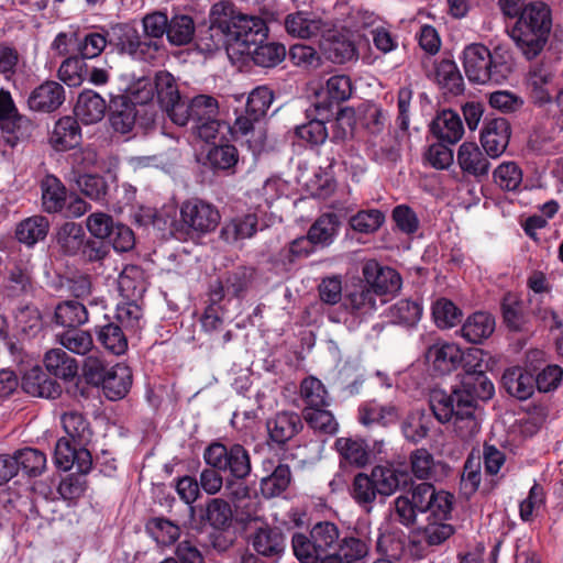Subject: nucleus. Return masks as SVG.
Returning a JSON list of instances; mask_svg holds the SVG:
<instances>
[{
    "instance_id": "bb28decb",
    "label": "nucleus",
    "mask_w": 563,
    "mask_h": 563,
    "mask_svg": "<svg viewBox=\"0 0 563 563\" xmlns=\"http://www.w3.org/2000/svg\"><path fill=\"white\" fill-rule=\"evenodd\" d=\"M99 386L102 387L104 396L112 401L124 398L132 386V371L123 364L118 363L110 367Z\"/></svg>"
},
{
    "instance_id": "6e6d98bb",
    "label": "nucleus",
    "mask_w": 563,
    "mask_h": 563,
    "mask_svg": "<svg viewBox=\"0 0 563 563\" xmlns=\"http://www.w3.org/2000/svg\"><path fill=\"white\" fill-rule=\"evenodd\" d=\"M465 394H468L476 402L478 399L488 400L495 394L493 382L485 372L477 374H464L459 386Z\"/></svg>"
},
{
    "instance_id": "4be33fe9",
    "label": "nucleus",
    "mask_w": 563,
    "mask_h": 563,
    "mask_svg": "<svg viewBox=\"0 0 563 563\" xmlns=\"http://www.w3.org/2000/svg\"><path fill=\"white\" fill-rule=\"evenodd\" d=\"M345 310L360 320L373 314L379 306V298L366 284L357 285L344 296Z\"/></svg>"
},
{
    "instance_id": "69168bd1",
    "label": "nucleus",
    "mask_w": 563,
    "mask_h": 563,
    "mask_svg": "<svg viewBox=\"0 0 563 563\" xmlns=\"http://www.w3.org/2000/svg\"><path fill=\"white\" fill-rule=\"evenodd\" d=\"M432 317L440 329H449L460 323L462 311L449 299H438L432 306Z\"/></svg>"
},
{
    "instance_id": "bf43d9fd",
    "label": "nucleus",
    "mask_w": 563,
    "mask_h": 563,
    "mask_svg": "<svg viewBox=\"0 0 563 563\" xmlns=\"http://www.w3.org/2000/svg\"><path fill=\"white\" fill-rule=\"evenodd\" d=\"M201 519L214 529H224L232 520L231 506L222 498H212L207 503Z\"/></svg>"
},
{
    "instance_id": "dca6fc26",
    "label": "nucleus",
    "mask_w": 563,
    "mask_h": 563,
    "mask_svg": "<svg viewBox=\"0 0 563 563\" xmlns=\"http://www.w3.org/2000/svg\"><path fill=\"white\" fill-rule=\"evenodd\" d=\"M64 87L54 80H46L35 87L29 95L26 104L33 112L52 113L65 102Z\"/></svg>"
},
{
    "instance_id": "37998d69",
    "label": "nucleus",
    "mask_w": 563,
    "mask_h": 563,
    "mask_svg": "<svg viewBox=\"0 0 563 563\" xmlns=\"http://www.w3.org/2000/svg\"><path fill=\"white\" fill-rule=\"evenodd\" d=\"M98 341L114 355H122L128 350V339L121 325L115 322L95 324Z\"/></svg>"
},
{
    "instance_id": "49530a36",
    "label": "nucleus",
    "mask_w": 563,
    "mask_h": 563,
    "mask_svg": "<svg viewBox=\"0 0 563 563\" xmlns=\"http://www.w3.org/2000/svg\"><path fill=\"white\" fill-rule=\"evenodd\" d=\"M16 328L26 336H36L44 328L40 309L31 302L20 305L14 312Z\"/></svg>"
},
{
    "instance_id": "79ce46f5",
    "label": "nucleus",
    "mask_w": 563,
    "mask_h": 563,
    "mask_svg": "<svg viewBox=\"0 0 563 563\" xmlns=\"http://www.w3.org/2000/svg\"><path fill=\"white\" fill-rule=\"evenodd\" d=\"M54 322L57 325L74 329L88 322V314L85 305L77 300H64L54 309Z\"/></svg>"
},
{
    "instance_id": "0eeeda50",
    "label": "nucleus",
    "mask_w": 563,
    "mask_h": 563,
    "mask_svg": "<svg viewBox=\"0 0 563 563\" xmlns=\"http://www.w3.org/2000/svg\"><path fill=\"white\" fill-rule=\"evenodd\" d=\"M109 46L133 59L152 62L157 57V45L142 42L137 30L129 23H113L107 27Z\"/></svg>"
},
{
    "instance_id": "a18cd8bd",
    "label": "nucleus",
    "mask_w": 563,
    "mask_h": 563,
    "mask_svg": "<svg viewBox=\"0 0 563 563\" xmlns=\"http://www.w3.org/2000/svg\"><path fill=\"white\" fill-rule=\"evenodd\" d=\"M340 227L339 217L335 213L321 214L309 228L308 235L313 245L329 246Z\"/></svg>"
},
{
    "instance_id": "f3484780",
    "label": "nucleus",
    "mask_w": 563,
    "mask_h": 563,
    "mask_svg": "<svg viewBox=\"0 0 563 563\" xmlns=\"http://www.w3.org/2000/svg\"><path fill=\"white\" fill-rule=\"evenodd\" d=\"M510 124L505 118H495L486 122L481 143L490 158H498L506 151L510 140Z\"/></svg>"
},
{
    "instance_id": "ddd939ff",
    "label": "nucleus",
    "mask_w": 563,
    "mask_h": 563,
    "mask_svg": "<svg viewBox=\"0 0 563 563\" xmlns=\"http://www.w3.org/2000/svg\"><path fill=\"white\" fill-rule=\"evenodd\" d=\"M250 544L258 555L278 561L285 553L287 538L278 527L264 523L250 534Z\"/></svg>"
},
{
    "instance_id": "c9c22d12",
    "label": "nucleus",
    "mask_w": 563,
    "mask_h": 563,
    "mask_svg": "<svg viewBox=\"0 0 563 563\" xmlns=\"http://www.w3.org/2000/svg\"><path fill=\"white\" fill-rule=\"evenodd\" d=\"M334 448L345 464L355 467H364L369 463L371 453L364 440L344 437L338 438Z\"/></svg>"
},
{
    "instance_id": "603ef678",
    "label": "nucleus",
    "mask_w": 563,
    "mask_h": 563,
    "mask_svg": "<svg viewBox=\"0 0 563 563\" xmlns=\"http://www.w3.org/2000/svg\"><path fill=\"white\" fill-rule=\"evenodd\" d=\"M250 55L254 64L261 67H275L286 56V48L279 43H257L249 48V52L244 53Z\"/></svg>"
},
{
    "instance_id": "58836bf2",
    "label": "nucleus",
    "mask_w": 563,
    "mask_h": 563,
    "mask_svg": "<svg viewBox=\"0 0 563 563\" xmlns=\"http://www.w3.org/2000/svg\"><path fill=\"white\" fill-rule=\"evenodd\" d=\"M258 219L254 213L236 217L224 223L220 231V239L233 244L240 240L252 238L257 231Z\"/></svg>"
},
{
    "instance_id": "13d9d810",
    "label": "nucleus",
    "mask_w": 563,
    "mask_h": 563,
    "mask_svg": "<svg viewBox=\"0 0 563 563\" xmlns=\"http://www.w3.org/2000/svg\"><path fill=\"white\" fill-rule=\"evenodd\" d=\"M16 461V471L21 468L27 476H40L46 468V455L33 448H24L13 455Z\"/></svg>"
},
{
    "instance_id": "8fccbe9b",
    "label": "nucleus",
    "mask_w": 563,
    "mask_h": 563,
    "mask_svg": "<svg viewBox=\"0 0 563 563\" xmlns=\"http://www.w3.org/2000/svg\"><path fill=\"white\" fill-rule=\"evenodd\" d=\"M85 231L82 227L76 222H65L57 230L56 242L65 255H75L84 246Z\"/></svg>"
},
{
    "instance_id": "2eb2a0df",
    "label": "nucleus",
    "mask_w": 563,
    "mask_h": 563,
    "mask_svg": "<svg viewBox=\"0 0 563 563\" xmlns=\"http://www.w3.org/2000/svg\"><path fill=\"white\" fill-rule=\"evenodd\" d=\"M224 128L231 131L235 140H242L247 143L253 153L261 152L265 146L267 134L263 120L255 115H250L245 110L236 117L232 126L225 124Z\"/></svg>"
},
{
    "instance_id": "3c124183",
    "label": "nucleus",
    "mask_w": 563,
    "mask_h": 563,
    "mask_svg": "<svg viewBox=\"0 0 563 563\" xmlns=\"http://www.w3.org/2000/svg\"><path fill=\"white\" fill-rule=\"evenodd\" d=\"M118 288L125 299L136 300L145 291L143 272L139 266L128 265L118 278Z\"/></svg>"
},
{
    "instance_id": "4468645a",
    "label": "nucleus",
    "mask_w": 563,
    "mask_h": 563,
    "mask_svg": "<svg viewBox=\"0 0 563 563\" xmlns=\"http://www.w3.org/2000/svg\"><path fill=\"white\" fill-rule=\"evenodd\" d=\"M555 71L552 60L545 58L530 66L527 74V87L536 106L543 107L553 101L549 85L554 80Z\"/></svg>"
},
{
    "instance_id": "5701e85b",
    "label": "nucleus",
    "mask_w": 563,
    "mask_h": 563,
    "mask_svg": "<svg viewBox=\"0 0 563 563\" xmlns=\"http://www.w3.org/2000/svg\"><path fill=\"white\" fill-rule=\"evenodd\" d=\"M488 155L476 143L464 142L457 151V164L463 173L477 179L488 176L490 163Z\"/></svg>"
},
{
    "instance_id": "7ed1b4c3",
    "label": "nucleus",
    "mask_w": 563,
    "mask_h": 563,
    "mask_svg": "<svg viewBox=\"0 0 563 563\" xmlns=\"http://www.w3.org/2000/svg\"><path fill=\"white\" fill-rule=\"evenodd\" d=\"M219 102L209 95H198L188 102L176 106L172 121L180 126L191 124L194 134L206 142L213 141L225 122L219 119Z\"/></svg>"
},
{
    "instance_id": "9d476101",
    "label": "nucleus",
    "mask_w": 563,
    "mask_h": 563,
    "mask_svg": "<svg viewBox=\"0 0 563 563\" xmlns=\"http://www.w3.org/2000/svg\"><path fill=\"white\" fill-rule=\"evenodd\" d=\"M406 495L419 512H431L434 518L446 519L452 510L453 496L444 490L437 492L430 483H421Z\"/></svg>"
},
{
    "instance_id": "e2e57ef3",
    "label": "nucleus",
    "mask_w": 563,
    "mask_h": 563,
    "mask_svg": "<svg viewBox=\"0 0 563 563\" xmlns=\"http://www.w3.org/2000/svg\"><path fill=\"white\" fill-rule=\"evenodd\" d=\"M143 31L145 34V38L142 42L155 43L157 45V53L163 47L162 37L164 34L167 35L168 29V19L165 13L162 12H153L146 14L143 20Z\"/></svg>"
},
{
    "instance_id": "cd10ccee",
    "label": "nucleus",
    "mask_w": 563,
    "mask_h": 563,
    "mask_svg": "<svg viewBox=\"0 0 563 563\" xmlns=\"http://www.w3.org/2000/svg\"><path fill=\"white\" fill-rule=\"evenodd\" d=\"M317 118L311 119L309 122L297 125L295 134L302 141L311 145H320L324 143L328 137V131L324 120L330 117V103H316L314 110Z\"/></svg>"
},
{
    "instance_id": "aec40b11",
    "label": "nucleus",
    "mask_w": 563,
    "mask_h": 563,
    "mask_svg": "<svg viewBox=\"0 0 563 563\" xmlns=\"http://www.w3.org/2000/svg\"><path fill=\"white\" fill-rule=\"evenodd\" d=\"M329 22L312 13L298 11L289 13L284 21L286 32L297 38L309 40L322 35Z\"/></svg>"
},
{
    "instance_id": "20e7f679",
    "label": "nucleus",
    "mask_w": 563,
    "mask_h": 563,
    "mask_svg": "<svg viewBox=\"0 0 563 563\" xmlns=\"http://www.w3.org/2000/svg\"><path fill=\"white\" fill-rule=\"evenodd\" d=\"M463 66L467 78L476 84H501L511 73L503 54L492 53L483 44H471L463 52Z\"/></svg>"
},
{
    "instance_id": "393cba45",
    "label": "nucleus",
    "mask_w": 563,
    "mask_h": 563,
    "mask_svg": "<svg viewBox=\"0 0 563 563\" xmlns=\"http://www.w3.org/2000/svg\"><path fill=\"white\" fill-rule=\"evenodd\" d=\"M22 389L34 397L56 399L62 394L60 385L40 366L26 371L22 377Z\"/></svg>"
},
{
    "instance_id": "423d86ee",
    "label": "nucleus",
    "mask_w": 563,
    "mask_h": 563,
    "mask_svg": "<svg viewBox=\"0 0 563 563\" xmlns=\"http://www.w3.org/2000/svg\"><path fill=\"white\" fill-rule=\"evenodd\" d=\"M228 4L229 8L225 11L229 20L231 47H236L240 54H244L252 45L267 38L268 27L263 19L238 12L232 2L228 1Z\"/></svg>"
},
{
    "instance_id": "09e8293b",
    "label": "nucleus",
    "mask_w": 563,
    "mask_h": 563,
    "mask_svg": "<svg viewBox=\"0 0 563 563\" xmlns=\"http://www.w3.org/2000/svg\"><path fill=\"white\" fill-rule=\"evenodd\" d=\"M377 495H379V492L371 474L358 473L354 476L351 496L357 505L366 511H371Z\"/></svg>"
},
{
    "instance_id": "5fc2aeb1",
    "label": "nucleus",
    "mask_w": 563,
    "mask_h": 563,
    "mask_svg": "<svg viewBox=\"0 0 563 563\" xmlns=\"http://www.w3.org/2000/svg\"><path fill=\"white\" fill-rule=\"evenodd\" d=\"M310 537L314 540L321 555L330 553L331 550H339L340 532L335 523L330 521L318 522L310 531Z\"/></svg>"
},
{
    "instance_id": "6e6552de",
    "label": "nucleus",
    "mask_w": 563,
    "mask_h": 563,
    "mask_svg": "<svg viewBox=\"0 0 563 563\" xmlns=\"http://www.w3.org/2000/svg\"><path fill=\"white\" fill-rule=\"evenodd\" d=\"M228 1H220L211 7L209 25L200 27L196 36L197 48L203 54H212L221 48H229Z\"/></svg>"
},
{
    "instance_id": "7c9ffc66",
    "label": "nucleus",
    "mask_w": 563,
    "mask_h": 563,
    "mask_svg": "<svg viewBox=\"0 0 563 563\" xmlns=\"http://www.w3.org/2000/svg\"><path fill=\"white\" fill-rule=\"evenodd\" d=\"M430 130L439 141L449 144L459 142L464 134L463 123L459 113L450 109L443 110L433 119Z\"/></svg>"
},
{
    "instance_id": "1a4fd4ad",
    "label": "nucleus",
    "mask_w": 563,
    "mask_h": 563,
    "mask_svg": "<svg viewBox=\"0 0 563 563\" xmlns=\"http://www.w3.org/2000/svg\"><path fill=\"white\" fill-rule=\"evenodd\" d=\"M183 223L198 235L208 234L217 229L221 216L216 206L194 198L183 202L180 207Z\"/></svg>"
},
{
    "instance_id": "f704fd0d",
    "label": "nucleus",
    "mask_w": 563,
    "mask_h": 563,
    "mask_svg": "<svg viewBox=\"0 0 563 563\" xmlns=\"http://www.w3.org/2000/svg\"><path fill=\"white\" fill-rule=\"evenodd\" d=\"M154 85L157 101L172 119L173 110L184 102L174 76L168 71H158Z\"/></svg>"
},
{
    "instance_id": "a19ab883",
    "label": "nucleus",
    "mask_w": 563,
    "mask_h": 563,
    "mask_svg": "<svg viewBox=\"0 0 563 563\" xmlns=\"http://www.w3.org/2000/svg\"><path fill=\"white\" fill-rule=\"evenodd\" d=\"M44 365L48 373L64 380H71L78 372L77 361L63 349H52L44 355Z\"/></svg>"
},
{
    "instance_id": "680f3d73",
    "label": "nucleus",
    "mask_w": 563,
    "mask_h": 563,
    "mask_svg": "<svg viewBox=\"0 0 563 563\" xmlns=\"http://www.w3.org/2000/svg\"><path fill=\"white\" fill-rule=\"evenodd\" d=\"M400 428L406 440L418 443L429 433V419L423 411L413 410L406 416Z\"/></svg>"
},
{
    "instance_id": "c756f323",
    "label": "nucleus",
    "mask_w": 563,
    "mask_h": 563,
    "mask_svg": "<svg viewBox=\"0 0 563 563\" xmlns=\"http://www.w3.org/2000/svg\"><path fill=\"white\" fill-rule=\"evenodd\" d=\"M106 111L104 99L93 90L81 91L74 108L75 118L85 124H95L101 121Z\"/></svg>"
},
{
    "instance_id": "f257e3e1",
    "label": "nucleus",
    "mask_w": 563,
    "mask_h": 563,
    "mask_svg": "<svg viewBox=\"0 0 563 563\" xmlns=\"http://www.w3.org/2000/svg\"><path fill=\"white\" fill-rule=\"evenodd\" d=\"M430 409L440 423L452 421V431L462 442L472 441L481 431L478 404L460 387L448 394L433 389L430 394Z\"/></svg>"
},
{
    "instance_id": "0e129e2a",
    "label": "nucleus",
    "mask_w": 563,
    "mask_h": 563,
    "mask_svg": "<svg viewBox=\"0 0 563 563\" xmlns=\"http://www.w3.org/2000/svg\"><path fill=\"white\" fill-rule=\"evenodd\" d=\"M75 181L80 192L89 199L98 202L106 201L109 186L102 176L95 174H82L79 175Z\"/></svg>"
},
{
    "instance_id": "4c0bfd02",
    "label": "nucleus",
    "mask_w": 563,
    "mask_h": 563,
    "mask_svg": "<svg viewBox=\"0 0 563 563\" xmlns=\"http://www.w3.org/2000/svg\"><path fill=\"white\" fill-rule=\"evenodd\" d=\"M49 231V221L44 216H32L16 224L15 239L31 247L43 241Z\"/></svg>"
},
{
    "instance_id": "ea45409f",
    "label": "nucleus",
    "mask_w": 563,
    "mask_h": 563,
    "mask_svg": "<svg viewBox=\"0 0 563 563\" xmlns=\"http://www.w3.org/2000/svg\"><path fill=\"white\" fill-rule=\"evenodd\" d=\"M495 330V319L487 312H475L461 328L462 336L471 343H482Z\"/></svg>"
},
{
    "instance_id": "412c9836",
    "label": "nucleus",
    "mask_w": 563,
    "mask_h": 563,
    "mask_svg": "<svg viewBox=\"0 0 563 563\" xmlns=\"http://www.w3.org/2000/svg\"><path fill=\"white\" fill-rule=\"evenodd\" d=\"M32 126L31 120L19 112L9 91L0 89V129L10 134H16V139Z\"/></svg>"
},
{
    "instance_id": "2f4dec72",
    "label": "nucleus",
    "mask_w": 563,
    "mask_h": 563,
    "mask_svg": "<svg viewBox=\"0 0 563 563\" xmlns=\"http://www.w3.org/2000/svg\"><path fill=\"white\" fill-rule=\"evenodd\" d=\"M501 383L506 391L519 400L530 398L534 391L533 373L519 366L506 369Z\"/></svg>"
},
{
    "instance_id": "473e14b6",
    "label": "nucleus",
    "mask_w": 563,
    "mask_h": 563,
    "mask_svg": "<svg viewBox=\"0 0 563 563\" xmlns=\"http://www.w3.org/2000/svg\"><path fill=\"white\" fill-rule=\"evenodd\" d=\"M109 109L112 128L122 134L130 132L135 124L137 112L129 96L112 97Z\"/></svg>"
},
{
    "instance_id": "9b49d317",
    "label": "nucleus",
    "mask_w": 563,
    "mask_h": 563,
    "mask_svg": "<svg viewBox=\"0 0 563 563\" xmlns=\"http://www.w3.org/2000/svg\"><path fill=\"white\" fill-rule=\"evenodd\" d=\"M365 284L379 298V303L387 302L386 296H395L401 288L402 279L397 271L382 266L376 261H367L362 267Z\"/></svg>"
},
{
    "instance_id": "774afa93",
    "label": "nucleus",
    "mask_w": 563,
    "mask_h": 563,
    "mask_svg": "<svg viewBox=\"0 0 563 563\" xmlns=\"http://www.w3.org/2000/svg\"><path fill=\"white\" fill-rule=\"evenodd\" d=\"M146 529L155 541L162 545L175 543L180 536L179 527L165 518L151 519Z\"/></svg>"
},
{
    "instance_id": "b1692460",
    "label": "nucleus",
    "mask_w": 563,
    "mask_h": 563,
    "mask_svg": "<svg viewBox=\"0 0 563 563\" xmlns=\"http://www.w3.org/2000/svg\"><path fill=\"white\" fill-rule=\"evenodd\" d=\"M265 470L272 472L262 477L260 483V489L265 498H275L285 493L290 486L292 479V473L288 464L278 463L274 465L273 460H265L263 462Z\"/></svg>"
},
{
    "instance_id": "338daca9",
    "label": "nucleus",
    "mask_w": 563,
    "mask_h": 563,
    "mask_svg": "<svg viewBox=\"0 0 563 563\" xmlns=\"http://www.w3.org/2000/svg\"><path fill=\"white\" fill-rule=\"evenodd\" d=\"M422 314V307L418 301L401 299L389 308L393 322L406 325L416 324Z\"/></svg>"
},
{
    "instance_id": "6ab92c4d",
    "label": "nucleus",
    "mask_w": 563,
    "mask_h": 563,
    "mask_svg": "<svg viewBox=\"0 0 563 563\" xmlns=\"http://www.w3.org/2000/svg\"><path fill=\"white\" fill-rule=\"evenodd\" d=\"M271 441L282 446L294 439L303 428L301 417L294 411H280L267 420Z\"/></svg>"
},
{
    "instance_id": "72a5a7b5",
    "label": "nucleus",
    "mask_w": 563,
    "mask_h": 563,
    "mask_svg": "<svg viewBox=\"0 0 563 563\" xmlns=\"http://www.w3.org/2000/svg\"><path fill=\"white\" fill-rule=\"evenodd\" d=\"M398 418L399 409L393 404L382 405L376 400H371L363 404L358 409V420L366 427L375 423L388 427L397 422Z\"/></svg>"
},
{
    "instance_id": "e433bc0d",
    "label": "nucleus",
    "mask_w": 563,
    "mask_h": 563,
    "mask_svg": "<svg viewBox=\"0 0 563 563\" xmlns=\"http://www.w3.org/2000/svg\"><path fill=\"white\" fill-rule=\"evenodd\" d=\"M42 208L47 213H57L66 205L67 189L54 175L45 176L41 181Z\"/></svg>"
},
{
    "instance_id": "f03ea898",
    "label": "nucleus",
    "mask_w": 563,
    "mask_h": 563,
    "mask_svg": "<svg viewBox=\"0 0 563 563\" xmlns=\"http://www.w3.org/2000/svg\"><path fill=\"white\" fill-rule=\"evenodd\" d=\"M552 29V11L542 1H530L508 35L526 59L537 58L544 49Z\"/></svg>"
},
{
    "instance_id": "052dcab7",
    "label": "nucleus",
    "mask_w": 563,
    "mask_h": 563,
    "mask_svg": "<svg viewBox=\"0 0 563 563\" xmlns=\"http://www.w3.org/2000/svg\"><path fill=\"white\" fill-rule=\"evenodd\" d=\"M300 395L306 404L305 409L328 407V391L320 379L307 377L300 384Z\"/></svg>"
},
{
    "instance_id": "c03bdc74",
    "label": "nucleus",
    "mask_w": 563,
    "mask_h": 563,
    "mask_svg": "<svg viewBox=\"0 0 563 563\" xmlns=\"http://www.w3.org/2000/svg\"><path fill=\"white\" fill-rule=\"evenodd\" d=\"M62 424L69 439L77 445H88L92 440V429L86 417L78 411L62 416Z\"/></svg>"
},
{
    "instance_id": "a211bd4d",
    "label": "nucleus",
    "mask_w": 563,
    "mask_h": 563,
    "mask_svg": "<svg viewBox=\"0 0 563 563\" xmlns=\"http://www.w3.org/2000/svg\"><path fill=\"white\" fill-rule=\"evenodd\" d=\"M428 77L432 75L437 82L452 95H460L464 90L463 77L453 60L442 59L434 65L432 59L427 56L421 62Z\"/></svg>"
},
{
    "instance_id": "f8f14e48",
    "label": "nucleus",
    "mask_w": 563,
    "mask_h": 563,
    "mask_svg": "<svg viewBox=\"0 0 563 563\" xmlns=\"http://www.w3.org/2000/svg\"><path fill=\"white\" fill-rule=\"evenodd\" d=\"M319 47L325 58L334 64L357 59V51L350 35L334 29L330 22L320 37Z\"/></svg>"
},
{
    "instance_id": "c85d7f7f",
    "label": "nucleus",
    "mask_w": 563,
    "mask_h": 563,
    "mask_svg": "<svg viewBox=\"0 0 563 563\" xmlns=\"http://www.w3.org/2000/svg\"><path fill=\"white\" fill-rule=\"evenodd\" d=\"M426 357L437 371L448 374L460 366L462 350L455 343L437 342L429 346Z\"/></svg>"
},
{
    "instance_id": "de8ad7c7",
    "label": "nucleus",
    "mask_w": 563,
    "mask_h": 563,
    "mask_svg": "<svg viewBox=\"0 0 563 563\" xmlns=\"http://www.w3.org/2000/svg\"><path fill=\"white\" fill-rule=\"evenodd\" d=\"M56 342L78 355H87L95 349L91 333L79 328L67 329L57 333Z\"/></svg>"
},
{
    "instance_id": "a878e982",
    "label": "nucleus",
    "mask_w": 563,
    "mask_h": 563,
    "mask_svg": "<svg viewBox=\"0 0 563 563\" xmlns=\"http://www.w3.org/2000/svg\"><path fill=\"white\" fill-rule=\"evenodd\" d=\"M81 142V129L75 117L66 115L58 119L49 135V144L54 150L64 152L76 147Z\"/></svg>"
},
{
    "instance_id": "39448f33",
    "label": "nucleus",
    "mask_w": 563,
    "mask_h": 563,
    "mask_svg": "<svg viewBox=\"0 0 563 563\" xmlns=\"http://www.w3.org/2000/svg\"><path fill=\"white\" fill-rule=\"evenodd\" d=\"M203 460L208 466L222 471L228 477L245 479L252 472L250 453L240 443L225 445L214 441L205 449Z\"/></svg>"
},
{
    "instance_id": "4d7b16f0",
    "label": "nucleus",
    "mask_w": 563,
    "mask_h": 563,
    "mask_svg": "<svg viewBox=\"0 0 563 563\" xmlns=\"http://www.w3.org/2000/svg\"><path fill=\"white\" fill-rule=\"evenodd\" d=\"M504 321L511 331H521L527 323L523 301L515 292L507 294L501 302Z\"/></svg>"
},
{
    "instance_id": "864d4df0",
    "label": "nucleus",
    "mask_w": 563,
    "mask_h": 563,
    "mask_svg": "<svg viewBox=\"0 0 563 563\" xmlns=\"http://www.w3.org/2000/svg\"><path fill=\"white\" fill-rule=\"evenodd\" d=\"M195 32V21L190 15L175 14L168 20L167 40L173 45H187L194 38Z\"/></svg>"
}]
</instances>
